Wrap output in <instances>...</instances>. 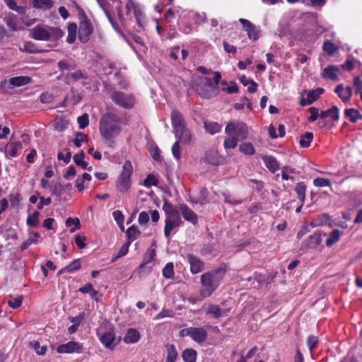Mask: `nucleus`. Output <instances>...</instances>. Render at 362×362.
Returning <instances> with one entry per match:
<instances>
[{"instance_id":"obj_1","label":"nucleus","mask_w":362,"mask_h":362,"mask_svg":"<svg viewBox=\"0 0 362 362\" xmlns=\"http://www.w3.org/2000/svg\"><path fill=\"white\" fill-rule=\"evenodd\" d=\"M226 272V265L218 267L201 275L199 294L202 298L210 297L217 289Z\"/></svg>"},{"instance_id":"obj_2","label":"nucleus","mask_w":362,"mask_h":362,"mask_svg":"<svg viewBox=\"0 0 362 362\" xmlns=\"http://www.w3.org/2000/svg\"><path fill=\"white\" fill-rule=\"evenodd\" d=\"M122 127L120 119L113 113L105 114L100 120L99 131L102 137L110 142L112 146L113 139L121 132Z\"/></svg>"},{"instance_id":"obj_3","label":"nucleus","mask_w":362,"mask_h":362,"mask_svg":"<svg viewBox=\"0 0 362 362\" xmlns=\"http://www.w3.org/2000/svg\"><path fill=\"white\" fill-rule=\"evenodd\" d=\"M191 87L202 98H210L215 94V86H214L212 80L206 76H194Z\"/></svg>"},{"instance_id":"obj_4","label":"nucleus","mask_w":362,"mask_h":362,"mask_svg":"<svg viewBox=\"0 0 362 362\" xmlns=\"http://www.w3.org/2000/svg\"><path fill=\"white\" fill-rule=\"evenodd\" d=\"M125 9L127 16L133 13L136 22V31L139 33L143 31L146 25V18L142 7L133 0H128L125 5Z\"/></svg>"},{"instance_id":"obj_5","label":"nucleus","mask_w":362,"mask_h":362,"mask_svg":"<svg viewBox=\"0 0 362 362\" xmlns=\"http://www.w3.org/2000/svg\"><path fill=\"white\" fill-rule=\"evenodd\" d=\"M133 172V167L129 160L124 162L122 172L118 176L116 180V188L122 193H124L128 191L131 185V175Z\"/></svg>"},{"instance_id":"obj_6","label":"nucleus","mask_w":362,"mask_h":362,"mask_svg":"<svg viewBox=\"0 0 362 362\" xmlns=\"http://www.w3.org/2000/svg\"><path fill=\"white\" fill-rule=\"evenodd\" d=\"M225 132L228 136H233L237 139L243 140L247 137L248 129L247 125L239 121L229 122L226 128Z\"/></svg>"},{"instance_id":"obj_7","label":"nucleus","mask_w":362,"mask_h":362,"mask_svg":"<svg viewBox=\"0 0 362 362\" xmlns=\"http://www.w3.org/2000/svg\"><path fill=\"white\" fill-rule=\"evenodd\" d=\"M111 98L115 104L124 109L132 108L135 102L134 98L132 94L121 91L112 92Z\"/></svg>"},{"instance_id":"obj_8","label":"nucleus","mask_w":362,"mask_h":362,"mask_svg":"<svg viewBox=\"0 0 362 362\" xmlns=\"http://www.w3.org/2000/svg\"><path fill=\"white\" fill-rule=\"evenodd\" d=\"M239 22L243 25V30L247 33L250 40L256 41L259 38L260 28L245 18H240Z\"/></svg>"},{"instance_id":"obj_9","label":"nucleus","mask_w":362,"mask_h":362,"mask_svg":"<svg viewBox=\"0 0 362 362\" xmlns=\"http://www.w3.org/2000/svg\"><path fill=\"white\" fill-rule=\"evenodd\" d=\"M187 336L192 338L198 344L204 343L208 337V332L204 327H190L187 328Z\"/></svg>"},{"instance_id":"obj_10","label":"nucleus","mask_w":362,"mask_h":362,"mask_svg":"<svg viewBox=\"0 0 362 362\" xmlns=\"http://www.w3.org/2000/svg\"><path fill=\"white\" fill-rule=\"evenodd\" d=\"M93 26L91 23L86 18L83 19L79 23L78 38L83 43L87 42L93 33Z\"/></svg>"},{"instance_id":"obj_11","label":"nucleus","mask_w":362,"mask_h":362,"mask_svg":"<svg viewBox=\"0 0 362 362\" xmlns=\"http://www.w3.org/2000/svg\"><path fill=\"white\" fill-rule=\"evenodd\" d=\"M182 221L180 214L175 216L166 217L165 220L164 235L166 238H170V233L175 228L180 227Z\"/></svg>"},{"instance_id":"obj_12","label":"nucleus","mask_w":362,"mask_h":362,"mask_svg":"<svg viewBox=\"0 0 362 362\" xmlns=\"http://www.w3.org/2000/svg\"><path fill=\"white\" fill-rule=\"evenodd\" d=\"M82 345L76 341H69L66 344H61L57 346V351L60 354L81 353Z\"/></svg>"},{"instance_id":"obj_13","label":"nucleus","mask_w":362,"mask_h":362,"mask_svg":"<svg viewBox=\"0 0 362 362\" xmlns=\"http://www.w3.org/2000/svg\"><path fill=\"white\" fill-rule=\"evenodd\" d=\"M30 37L36 40L48 41L51 38V34L45 28L35 26L30 30Z\"/></svg>"},{"instance_id":"obj_14","label":"nucleus","mask_w":362,"mask_h":362,"mask_svg":"<svg viewBox=\"0 0 362 362\" xmlns=\"http://www.w3.org/2000/svg\"><path fill=\"white\" fill-rule=\"evenodd\" d=\"M175 136L177 141L184 144H189L191 141L192 134L190 131L187 128L186 124L173 129Z\"/></svg>"},{"instance_id":"obj_15","label":"nucleus","mask_w":362,"mask_h":362,"mask_svg":"<svg viewBox=\"0 0 362 362\" xmlns=\"http://www.w3.org/2000/svg\"><path fill=\"white\" fill-rule=\"evenodd\" d=\"M340 74V69L334 65H329L326 66L321 73L322 78L325 79L331 80L333 81H339V74Z\"/></svg>"},{"instance_id":"obj_16","label":"nucleus","mask_w":362,"mask_h":362,"mask_svg":"<svg viewBox=\"0 0 362 362\" xmlns=\"http://www.w3.org/2000/svg\"><path fill=\"white\" fill-rule=\"evenodd\" d=\"M187 259L190 265V272L195 274L201 272L204 269V262L197 257L192 255H187Z\"/></svg>"},{"instance_id":"obj_17","label":"nucleus","mask_w":362,"mask_h":362,"mask_svg":"<svg viewBox=\"0 0 362 362\" xmlns=\"http://www.w3.org/2000/svg\"><path fill=\"white\" fill-rule=\"evenodd\" d=\"M179 209L183 218L186 221L190 222L194 225H195L197 223V216L196 214L192 210H191L185 204L180 205Z\"/></svg>"},{"instance_id":"obj_18","label":"nucleus","mask_w":362,"mask_h":362,"mask_svg":"<svg viewBox=\"0 0 362 362\" xmlns=\"http://www.w3.org/2000/svg\"><path fill=\"white\" fill-rule=\"evenodd\" d=\"M204 160L210 165H217L221 163V158L217 150L210 149L206 152Z\"/></svg>"},{"instance_id":"obj_19","label":"nucleus","mask_w":362,"mask_h":362,"mask_svg":"<svg viewBox=\"0 0 362 362\" xmlns=\"http://www.w3.org/2000/svg\"><path fill=\"white\" fill-rule=\"evenodd\" d=\"M156 257V250L154 249H148L147 251V257H146L145 261L140 265L139 267V274L144 272L146 269V272H151L152 269V266L146 267L148 264H150Z\"/></svg>"},{"instance_id":"obj_20","label":"nucleus","mask_w":362,"mask_h":362,"mask_svg":"<svg viewBox=\"0 0 362 362\" xmlns=\"http://www.w3.org/2000/svg\"><path fill=\"white\" fill-rule=\"evenodd\" d=\"M101 343L108 349H113L116 346L115 336L113 333L107 332L100 337Z\"/></svg>"},{"instance_id":"obj_21","label":"nucleus","mask_w":362,"mask_h":362,"mask_svg":"<svg viewBox=\"0 0 362 362\" xmlns=\"http://www.w3.org/2000/svg\"><path fill=\"white\" fill-rule=\"evenodd\" d=\"M57 66L61 71V75L58 76V78H61L66 71L74 70L76 65L70 60L62 59L57 63Z\"/></svg>"},{"instance_id":"obj_22","label":"nucleus","mask_w":362,"mask_h":362,"mask_svg":"<svg viewBox=\"0 0 362 362\" xmlns=\"http://www.w3.org/2000/svg\"><path fill=\"white\" fill-rule=\"evenodd\" d=\"M139 339V332L136 329L130 328L127 330L126 334L124 337V341L126 344H134L137 342Z\"/></svg>"},{"instance_id":"obj_23","label":"nucleus","mask_w":362,"mask_h":362,"mask_svg":"<svg viewBox=\"0 0 362 362\" xmlns=\"http://www.w3.org/2000/svg\"><path fill=\"white\" fill-rule=\"evenodd\" d=\"M266 167L272 172L275 173L279 168V165L276 159L271 156H265L262 158Z\"/></svg>"},{"instance_id":"obj_24","label":"nucleus","mask_w":362,"mask_h":362,"mask_svg":"<svg viewBox=\"0 0 362 362\" xmlns=\"http://www.w3.org/2000/svg\"><path fill=\"white\" fill-rule=\"evenodd\" d=\"M171 122L173 129L186 124L182 114L177 110L171 112Z\"/></svg>"},{"instance_id":"obj_25","label":"nucleus","mask_w":362,"mask_h":362,"mask_svg":"<svg viewBox=\"0 0 362 362\" xmlns=\"http://www.w3.org/2000/svg\"><path fill=\"white\" fill-rule=\"evenodd\" d=\"M8 82L11 86L20 87L30 83L31 78L25 76H16L10 78Z\"/></svg>"},{"instance_id":"obj_26","label":"nucleus","mask_w":362,"mask_h":362,"mask_svg":"<svg viewBox=\"0 0 362 362\" xmlns=\"http://www.w3.org/2000/svg\"><path fill=\"white\" fill-rule=\"evenodd\" d=\"M344 115L351 122L353 123H355L358 120L362 119V115L355 108L346 109L344 111Z\"/></svg>"},{"instance_id":"obj_27","label":"nucleus","mask_w":362,"mask_h":362,"mask_svg":"<svg viewBox=\"0 0 362 362\" xmlns=\"http://www.w3.org/2000/svg\"><path fill=\"white\" fill-rule=\"evenodd\" d=\"M320 117L321 119L331 117L334 121H337L339 119V109L337 106H333L327 110L321 111Z\"/></svg>"},{"instance_id":"obj_28","label":"nucleus","mask_w":362,"mask_h":362,"mask_svg":"<svg viewBox=\"0 0 362 362\" xmlns=\"http://www.w3.org/2000/svg\"><path fill=\"white\" fill-rule=\"evenodd\" d=\"M165 348L167 351V358L165 362H175L178 354L175 345L167 344Z\"/></svg>"},{"instance_id":"obj_29","label":"nucleus","mask_w":362,"mask_h":362,"mask_svg":"<svg viewBox=\"0 0 362 362\" xmlns=\"http://www.w3.org/2000/svg\"><path fill=\"white\" fill-rule=\"evenodd\" d=\"M141 232L135 226H132L129 227L127 231H126V235L127 237V243H129L131 244L134 240H135L139 235H140Z\"/></svg>"},{"instance_id":"obj_30","label":"nucleus","mask_w":362,"mask_h":362,"mask_svg":"<svg viewBox=\"0 0 362 362\" xmlns=\"http://www.w3.org/2000/svg\"><path fill=\"white\" fill-rule=\"evenodd\" d=\"M335 93L338 97L344 103L349 101L351 96L345 91V88L343 84H339L336 86L334 90Z\"/></svg>"},{"instance_id":"obj_31","label":"nucleus","mask_w":362,"mask_h":362,"mask_svg":"<svg viewBox=\"0 0 362 362\" xmlns=\"http://www.w3.org/2000/svg\"><path fill=\"white\" fill-rule=\"evenodd\" d=\"M182 357L185 362H196L197 352L194 349H187L182 352Z\"/></svg>"},{"instance_id":"obj_32","label":"nucleus","mask_w":362,"mask_h":362,"mask_svg":"<svg viewBox=\"0 0 362 362\" xmlns=\"http://www.w3.org/2000/svg\"><path fill=\"white\" fill-rule=\"evenodd\" d=\"M33 6L36 8L49 9L53 6L52 0H33Z\"/></svg>"},{"instance_id":"obj_33","label":"nucleus","mask_w":362,"mask_h":362,"mask_svg":"<svg viewBox=\"0 0 362 362\" xmlns=\"http://www.w3.org/2000/svg\"><path fill=\"white\" fill-rule=\"evenodd\" d=\"M306 186L303 182H298L295 187V192L298 194V199L304 203L305 199Z\"/></svg>"},{"instance_id":"obj_34","label":"nucleus","mask_w":362,"mask_h":362,"mask_svg":"<svg viewBox=\"0 0 362 362\" xmlns=\"http://www.w3.org/2000/svg\"><path fill=\"white\" fill-rule=\"evenodd\" d=\"M313 139V134L311 132H305L301 135L299 140V144L303 148H308Z\"/></svg>"},{"instance_id":"obj_35","label":"nucleus","mask_w":362,"mask_h":362,"mask_svg":"<svg viewBox=\"0 0 362 362\" xmlns=\"http://www.w3.org/2000/svg\"><path fill=\"white\" fill-rule=\"evenodd\" d=\"M69 122L62 117H57L54 119V127L57 132H63L68 128Z\"/></svg>"},{"instance_id":"obj_36","label":"nucleus","mask_w":362,"mask_h":362,"mask_svg":"<svg viewBox=\"0 0 362 362\" xmlns=\"http://www.w3.org/2000/svg\"><path fill=\"white\" fill-rule=\"evenodd\" d=\"M76 32H77L76 24L74 23L69 24L68 26V36L66 38L67 42H69V44H71L76 40Z\"/></svg>"},{"instance_id":"obj_37","label":"nucleus","mask_w":362,"mask_h":362,"mask_svg":"<svg viewBox=\"0 0 362 362\" xmlns=\"http://www.w3.org/2000/svg\"><path fill=\"white\" fill-rule=\"evenodd\" d=\"M162 274L165 279H173L175 276L174 264L173 262H168L164 267Z\"/></svg>"},{"instance_id":"obj_38","label":"nucleus","mask_w":362,"mask_h":362,"mask_svg":"<svg viewBox=\"0 0 362 362\" xmlns=\"http://www.w3.org/2000/svg\"><path fill=\"white\" fill-rule=\"evenodd\" d=\"M22 148V144L20 142H13L7 146L6 149H8L7 156L16 157L18 155V151Z\"/></svg>"},{"instance_id":"obj_39","label":"nucleus","mask_w":362,"mask_h":362,"mask_svg":"<svg viewBox=\"0 0 362 362\" xmlns=\"http://www.w3.org/2000/svg\"><path fill=\"white\" fill-rule=\"evenodd\" d=\"M239 150L240 152L245 155L252 156L255 153V150L252 144L249 142L243 143L239 146Z\"/></svg>"},{"instance_id":"obj_40","label":"nucleus","mask_w":362,"mask_h":362,"mask_svg":"<svg viewBox=\"0 0 362 362\" xmlns=\"http://www.w3.org/2000/svg\"><path fill=\"white\" fill-rule=\"evenodd\" d=\"M206 313L209 315H211L216 319L221 317L222 315L221 308L218 305L214 304H210L208 306Z\"/></svg>"},{"instance_id":"obj_41","label":"nucleus","mask_w":362,"mask_h":362,"mask_svg":"<svg viewBox=\"0 0 362 362\" xmlns=\"http://www.w3.org/2000/svg\"><path fill=\"white\" fill-rule=\"evenodd\" d=\"M204 128L206 131L211 134H214L221 130V126L217 122H204Z\"/></svg>"},{"instance_id":"obj_42","label":"nucleus","mask_w":362,"mask_h":362,"mask_svg":"<svg viewBox=\"0 0 362 362\" xmlns=\"http://www.w3.org/2000/svg\"><path fill=\"white\" fill-rule=\"evenodd\" d=\"M320 235L315 233L309 237L308 240H306L305 244L308 247H315L320 243Z\"/></svg>"},{"instance_id":"obj_43","label":"nucleus","mask_w":362,"mask_h":362,"mask_svg":"<svg viewBox=\"0 0 362 362\" xmlns=\"http://www.w3.org/2000/svg\"><path fill=\"white\" fill-rule=\"evenodd\" d=\"M340 235L341 232L339 230H334L333 231L331 232L329 238L327 239L326 245L327 246H332L333 244H334L339 240Z\"/></svg>"},{"instance_id":"obj_44","label":"nucleus","mask_w":362,"mask_h":362,"mask_svg":"<svg viewBox=\"0 0 362 362\" xmlns=\"http://www.w3.org/2000/svg\"><path fill=\"white\" fill-rule=\"evenodd\" d=\"M84 156V152L81 151L79 153L75 154L73 158L74 163L83 169H86L88 166V163L83 160Z\"/></svg>"},{"instance_id":"obj_45","label":"nucleus","mask_w":362,"mask_h":362,"mask_svg":"<svg viewBox=\"0 0 362 362\" xmlns=\"http://www.w3.org/2000/svg\"><path fill=\"white\" fill-rule=\"evenodd\" d=\"M163 209L166 214V217H170L171 216H175L179 214V211L174 209L173 205L167 202H165L163 206Z\"/></svg>"},{"instance_id":"obj_46","label":"nucleus","mask_w":362,"mask_h":362,"mask_svg":"<svg viewBox=\"0 0 362 362\" xmlns=\"http://www.w3.org/2000/svg\"><path fill=\"white\" fill-rule=\"evenodd\" d=\"M81 267V264L78 259L73 261L71 263H70L68 266H66L63 269L60 270L59 273L63 272H73L74 271H76L79 269Z\"/></svg>"},{"instance_id":"obj_47","label":"nucleus","mask_w":362,"mask_h":362,"mask_svg":"<svg viewBox=\"0 0 362 362\" xmlns=\"http://www.w3.org/2000/svg\"><path fill=\"white\" fill-rule=\"evenodd\" d=\"M112 216L114 217L115 221L117 222V223L118 224V226H119L121 230H124V228L123 223H124V215L122 214V211H119V210L115 211L112 213Z\"/></svg>"},{"instance_id":"obj_48","label":"nucleus","mask_w":362,"mask_h":362,"mask_svg":"<svg viewBox=\"0 0 362 362\" xmlns=\"http://www.w3.org/2000/svg\"><path fill=\"white\" fill-rule=\"evenodd\" d=\"M30 346L33 347L38 355H45L47 351V346H41L38 341H32Z\"/></svg>"},{"instance_id":"obj_49","label":"nucleus","mask_w":362,"mask_h":362,"mask_svg":"<svg viewBox=\"0 0 362 362\" xmlns=\"http://www.w3.org/2000/svg\"><path fill=\"white\" fill-rule=\"evenodd\" d=\"M237 138L233 136H228L224 141V148L226 149L234 148L238 144Z\"/></svg>"},{"instance_id":"obj_50","label":"nucleus","mask_w":362,"mask_h":362,"mask_svg":"<svg viewBox=\"0 0 362 362\" xmlns=\"http://www.w3.org/2000/svg\"><path fill=\"white\" fill-rule=\"evenodd\" d=\"M40 216V212L36 211L31 216H29L27 218V224L30 226H37L39 221L38 217Z\"/></svg>"},{"instance_id":"obj_51","label":"nucleus","mask_w":362,"mask_h":362,"mask_svg":"<svg viewBox=\"0 0 362 362\" xmlns=\"http://www.w3.org/2000/svg\"><path fill=\"white\" fill-rule=\"evenodd\" d=\"M76 138L74 139V144L76 147L81 146V142H85L88 140V136L82 132H76Z\"/></svg>"},{"instance_id":"obj_52","label":"nucleus","mask_w":362,"mask_h":362,"mask_svg":"<svg viewBox=\"0 0 362 362\" xmlns=\"http://www.w3.org/2000/svg\"><path fill=\"white\" fill-rule=\"evenodd\" d=\"M313 185L316 187H330L331 182L329 179L323 177H317L313 180Z\"/></svg>"},{"instance_id":"obj_53","label":"nucleus","mask_w":362,"mask_h":362,"mask_svg":"<svg viewBox=\"0 0 362 362\" xmlns=\"http://www.w3.org/2000/svg\"><path fill=\"white\" fill-rule=\"evenodd\" d=\"M158 184V180L153 175H148L144 181V185L146 187L151 186H156Z\"/></svg>"},{"instance_id":"obj_54","label":"nucleus","mask_w":362,"mask_h":362,"mask_svg":"<svg viewBox=\"0 0 362 362\" xmlns=\"http://www.w3.org/2000/svg\"><path fill=\"white\" fill-rule=\"evenodd\" d=\"M307 344L310 352L316 348L318 344V337L314 335H310L307 339Z\"/></svg>"},{"instance_id":"obj_55","label":"nucleus","mask_w":362,"mask_h":362,"mask_svg":"<svg viewBox=\"0 0 362 362\" xmlns=\"http://www.w3.org/2000/svg\"><path fill=\"white\" fill-rule=\"evenodd\" d=\"M77 122L79 126V129H83L88 126L89 119L87 114H83L77 119Z\"/></svg>"},{"instance_id":"obj_56","label":"nucleus","mask_w":362,"mask_h":362,"mask_svg":"<svg viewBox=\"0 0 362 362\" xmlns=\"http://www.w3.org/2000/svg\"><path fill=\"white\" fill-rule=\"evenodd\" d=\"M22 296H18L17 298L11 297L8 301V305L12 308H18L22 304Z\"/></svg>"},{"instance_id":"obj_57","label":"nucleus","mask_w":362,"mask_h":362,"mask_svg":"<svg viewBox=\"0 0 362 362\" xmlns=\"http://www.w3.org/2000/svg\"><path fill=\"white\" fill-rule=\"evenodd\" d=\"M21 51H24L28 53H37L39 51L36 48L35 44L32 42H27L25 43L23 48L20 49Z\"/></svg>"},{"instance_id":"obj_58","label":"nucleus","mask_w":362,"mask_h":362,"mask_svg":"<svg viewBox=\"0 0 362 362\" xmlns=\"http://www.w3.org/2000/svg\"><path fill=\"white\" fill-rule=\"evenodd\" d=\"M323 49L325 52L332 55L335 52L337 47L332 42L326 41L323 44Z\"/></svg>"},{"instance_id":"obj_59","label":"nucleus","mask_w":362,"mask_h":362,"mask_svg":"<svg viewBox=\"0 0 362 362\" xmlns=\"http://www.w3.org/2000/svg\"><path fill=\"white\" fill-rule=\"evenodd\" d=\"M180 141H176L171 148L172 153L175 158L177 160H180L181 155H180Z\"/></svg>"},{"instance_id":"obj_60","label":"nucleus","mask_w":362,"mask_h":362,"mask_svg":"<svg viewBox=\"0 0 362 362\" xmlns=\"http://www.w3.org/2000/svg\"><path fill=\"white\" fill-rule=\"evenodd\" d=\"M69 77L72 78L74 81H78L79 79H86V76L81 71L78 70L72 74H67L66 75V79H68Z\"/></svg>"},{"instance_id":"obj_61","label":"nucleus","mask_w":362,"mask_h":362,"mask_svg":"<svg viewBox=\"0 0 362 362\" xmlns=\"http://www.w3.org/2000/svg\"><path fill=\"white\" fill-rule=\"evenodd\" d=\"M130 245L131 244H129V243H127V242L124 245H123L122 246V247L120 248L117 255L113 258L112 261H115V259H117L118 258L125 256L128 252L129 247Z\"/></svg>"},{"instance_id":"obj_62","label":"nucleus","mask_w":362,"mask_h":362,"mask_svg":"<svg viewBox=\"0 0 362 362\" xmlns=\"http://www.w3.org/2000/svg\"><path fill=\"white\" fill-rule=\"evenodd\" d=\"M308 112L310 113V116L309 117L308 120L311 122L316 121L320 115V114H319L318 109L315 107H310L308 109Z\"/></svg>"},{"instance_id":"obj_63","label":"nucleus","mask_w":362,"mask_h":362,"mask_svg":"<svg viewBox=\"0 0 362 362\" xmlns=\"http://www.w3.org/2000/svg\"><path fill=\"white\" fill-rule=\"evenodd\" d=\"M40 100L42 103L49 104L53 101V96L49 93H43L40 96Z\"/></svg>"},{"instance_id":"obj_64","label":"nucleus","mask_w":362,"mask_h":362,"mask_svg":"<svg viewBox=\"0 0 362 362\" xmlns=\"http://www.w3.org/2000/svg\"><path fill=\"white\" fill-rule=\"evenodd\" d=\"M354 86L355 87L356 93L362 92V81L359 76H356L354 78Z\"/></svg>"}]
</instances>
